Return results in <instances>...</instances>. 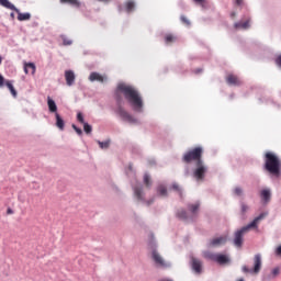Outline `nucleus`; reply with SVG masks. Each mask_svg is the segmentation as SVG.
<instances>
[{
    "label": "nucleus",
    "mask_w": 281,
    "mask_h": 281,
    "mask_svg": "<svg viewBox=\"0 0 281 281\" xmlns=\"http://www.w3.org/2000/svg\"><path fill=\"white\" fill-rule=\"evenodd\" d=\"M117 91L123 94V98L136 113L144 111V99L139 93V90L131 85L120 83Z\"/></svg>",
    "instance_id": "obj_1"
},
{
    "label": "nucleus",
    "mask_w": 281,
    "mask_h": 281,
    "mask_svg": "<svg viewBox=\"0 0 281 281\" xmlns=\"http://www.w3.org/2000/svg\"><path fill=\"white\" fill-rule=\"evenodd\" d=\"M265 169L273 177L281 176V162L278 155L271 151L265 154Z\"/></svg>",
    "instance_id": "obj_2"
},
{
    "label": "nucleus",
    "mask_w": 281,
    "mask_h": 281,
    "mask_svg": "<svg viewBox=\"0 0 281 281\" xmlns=\"http://www.w3.org/2000/svg\"><path fill=\"white\" fill-rule=\"evenodd\" d=\"M267 215H268V213H261L247 226H244L239 231H237L235 233V238H234L235 247H243V236H245V234H247V232H249L250 229L258 228V223H260V221H262Z\"/></svg>",
    "instance_id": "obj_3"
},
{
    "label": "nucleus",
    "mask_w": 281,
    "mask_h": 281,
    "mask_svg": "<svg viewBox=\"0 0 281 281\" xmlns=\"http://www.w3.org/2000/svg\"><path fill=\"white\" fill-rule=\"evenodd\" d=\"M202 158H203V147L198 146L184 153L182 157V161L184 164H192V161H195L196 164H199V161H203Z\"/></svg>",
    "instance_id": "obj_4"
},
{
    "label": "nucleus",
    "mask_w": 281,
    "mask_h": 281,
    "mask_svg": "<svg viewBox=\"0 0 281 281\" xmlns=\"http://www.w3.org/2000/svg\"><path fill=\"white\" fill-rule=\"evenodd\" d=\"M205 175H207V166L203 161H199L193 170V177L196 181H204Z\"/></svg>",
    "instance_id": "obj_5"
},
{
    "label": "nucleus",
    "mask_w": 281,
    "mask_h": 281,
    "mask_svg": "<svg viewBox=\"0 0 281 281\" xmlns=\"http://www.w3.org/2000/svg\"><path fill=\"white\" fill-rule=\"evenodd\" d=\"M260 269H262V257L260 255H255L252 270L247 266L243 267L244 273H260Z\"/></svg>",
    "instance_id": "obj_6"
},
{
    "label": "nucleus",
    "mask_w": 281,
    "mask_h": 281,
    "mask_svg": "<svg viewBox=\"0 0 281 281\" xmlns=\"http://www.w3.org/2000/svg\"><path fill=\"white\" fill-rule=\"evenodd\" d=\"M117 114L124 122H128V124H137V119H134L131 113H128L124 108L119 106Z\"/></svg>",
    "instance_id": "obj_7"
},
{
    "label": "nucleus",
    "mask_w": 281,
    "mask_h": 281,
    "mask_svg": "<svg viewBox=\"0 0 281 281\" xmlns=\"http://www.w3.org/2000/svg\"><path fill=\"white\" fill-rule=\"evenodd\" d=\"M206 258L213 260L214 262H217L218 265H227L229 262V257H227V255L209 254Z\"/></svg>",
    "instance_id": "obj_8"
},
{
    "label": "nucleus",
    "mask_w": 281,
    "mask_h": 281,
    "mask_svg": "<svg viewBox=\"0 0 281 281\" xmlns=\"http://www.w3.org/2000/svg\"><path fill=\"white\" fill-rule=\"evenodd\" d=\"M151 258L155 265H157V267H162V268L170 267V265L166 262V260H164V257H161V255H159L157 250H153Z\"/></svg>",
    "instance_id": "obj_9"
},
{
    "label": "nucleus",
    "mask_w": 281,
    "mask_h": 281,
    "mask_svg": "<svg viewBox=\"0 0 281 281\" xmlns=\"http://www.w3.org/2000/svg\"><path fill=\"white\" fill-rule=\"evenodd\" d=\"M191 267L194 270L195 273H202L203 271V261L196 258L191 259Z\"/></svg>",
    "instance_id": "obj_10"
},
{
    "label": "nucleus",
    "mask_w": 281,
    "mask_h": 281,
    "mask_svg": "<svg viewBox=\"0 0 281 281\" xmlns=\"http://www.w3.org/2000/svg\"><path fill=\"white\" fill-rule=\"evenodd\" d=\"M65 80L68 87L74 86V83L76 82V74H74V70L65 71Z\"/></svg>",
    "instance_id": "obj_11"
},
{
    "label": "nucleus",
    "mask_w": 281,
    "mask_h": 281,
    "mask_svg": "<svg viewBox=\"0 0 281 281\" xmlns=\"http://www.w3.org/2000/svg\"><path fill=\"white\" fill-rule=\"evenodd\" d=\"M225 243H227V236L216 237L210 241V247H221V245H225Z\"/></svg>",
    "instance_id": "obj_12"
},
{
    "label": "nucleus",
    "mask_w": 281,
    "mask_h": 281,
    "mask_svg": "<svg viewBox=\"0 0 281 281\" xmlns=\"http://www.w3.org/2000/svg\"><path fill=\"white\" fill-rule=\"evenodd\" d=\"M24 74L34 76L36 74V65L34 63H24Z\"/></svg>",
    "instance_id": "obj_13"
},
{
    "label": "nucleus",
    "mask_w": 281,
    "mask_h": 281,
    "mask_svg": "<svg viewBox=\"0 0 281 281\" xmlns=\"http://www.w3.org/2000/svg\"><path fill=\"white\" fill-rule=\"evenodd\" d=\"M89 80L90 82H104V77L98 72H91Z\"/></svg>",
    "instance_id": "obj_14"
},
{
    "label": "nucleus",
    "mask_w": 281,
    "mask_h": 281,
    "mask_svg": "<svg viewBox=\"0 0 281 281\" xmlns=\"http://www.w3.org/2000/svg\"><path fill=\"white\" fill-rule=\"evenodd\" d=\"M47 104H48V111L50 113H58V106L56 105V101L50 99L49 97L47 98Z\"/></svg>",
    "instance_id": "obj_15"
},
{
    "label": "nucleus",
    "mask_w": 281,
    "mask_h": 281,
    "mask_svg": "<svg viewBox=\"0 0 281 281\" xmlns=\"http://www.w3.org/2000/svg\"><path fill=\"white\" fill-rule=\"evenodd\" d=\"M226 82L228 85H234L235 87H238L240 85V79H238L235 75H228L226 77Z\"/></svg>",
    "instance_id": "obj_16"
},
{
    "label": "nucleus",
    "mask_w": 281,
    "mask_h": 281,
    "mask_svg": "<svg viewBox=\"0 0 281 281\" xmlns=\"http://www.w3.org/2000/svg\"><path fill=\"white\" fill-rule=\"evenodd\" d=\"M134 196L137 199V201H144V188L135 187Z\"/></svg>",
    "instance_id": "obj_17"
},
{
    "label": "nucleus",
    "mask_w": 281,
    "mask_h": 281,
    "mask_svg": "<svg viewBox=\"0 0 281 281\" xmlns=\"http://www.w3.org/2000/svg\"><path fill=\"white\" fill-rule=\"evenodd\" d=\"M55 117L57 128H59V131H65V120H63V117L58 113H55Z\"/></svg>",
    "instance_id": "obj_18"
},
{
    "label": "nucleus",
    "mask_w": 281,
    "mask_h": 281,
    "mask_svg": "<svg viewBox=\"0 0 281 281\" xmlns=\"http://www.w3.org/2000/svg\"><path fill=\"white\" fill-rule=\"evenodd\" d=\"M260 196L265 203H269L271 201V191L268 189H265L261 191Z\"/></svg>",
    "instance_id": "obj_19"
},
{
    "label": "nucleus",
    "mask_w": 281,
    "mask_h": 281,
    "mask_svg": "<svg viewBox=\"0 0 281 281\" xmlns=\"http://www.w3.org/2000/svg\"><path fill=\"white\" fill-rule=\"evenodd\" d=\"M0 5L7 8L8 10H14V12H19V9L14 7L9 0H0Z\"/></svg>",
    "instance_id": "obj_20"
},
{
    "label": "nucleus",
    "mask_w": 281,
    "mask_h": 281,
    "mask_svg": "<svg viewBox=\"0 0 281 281\" xmlns=\"http://www.w3.org/2000/svg\"><path fill=\"white\" fill-rule=\"evenodd\" d=\"M143 183L144 186L150 190V188H153V178H150V175L145 173L143 177Z\"/></svg>",
    "instance_id": "obj_21"
},
{
    "label": "nucleus",
    "mask_w": 281,
    "mask_h": 281,
    "mask_svg": "<svg viewBox=\"0 0 281 281\" xmlns=\"http://www.w3.org/2000/svg\"><path fill=\"white\" fill-rule=\"evenodd\" d=\"M201 207L200 203H194V204H188V210L191 212V214L195 215L199 214V209Z\"/></svg>",
    "instance_id": "obj_22"
},
{
    "label": "nucleus",
    "mask_w": 281,
    "mask_h": 281,
    "mask_svg": "<svg viewBox=\"0 0 281 281\" xmlns=\"http://www.w3.org/2000/svg\"><path fill=\"white\" fill-rule=\"evenodd\" d=\"M157 194H159V196H168V189L166 188V186L159 184L157 187Z\"/></svg>",
    "instance_id": "obj_23"
},
{
    "label": "nucleus",
    "mask_w": 281,
    "mask_h": 281,
    "mask_svg": "<svg viewBox=\"0 0 281 281\" xmlns=\"http://www.w3.org/2000/svg\"><path fill=\"white\" fill-rule=\"evenodd\" d=\"M235 29L236 30H249V20H247L246 22L235 23Z\"/></svg>",
    "instance_id": "obj_24"
},
{
    "label": "nucleus",
    "mask_w": 281,
    "mask_h": 281,
    "mask_svg": "<svg viewBox=\"0 0 281 281\" xmlns=\"http://www.w3.org/2000/svg\"><path fill=\"white\" fill-rule=\"evenodd\" d=\"M18 21H30L32 19V14L30 13H21V11L16 12Z\"/></svg>",
    "instance_id": "obj_25"
},
{
    "label": "nucleus",
    "mask_w": 281,
    "mask_h": 281,
    "mask_svg": "<svg viewBox=\"0 0 281 281\" xmlns=\"http://www.w3.org/2000/svg\"><path fill=\"white\" fill-rule=\"evenodd\" d=\"M5 86L8 87L9 91L11 92V95H13V98H16V95H18L16 89H14V86L12 85V81L7 80Z\"/></svg>",
    "instance_id": "obj_26"
},
{
    "label": "nucleus",
    "mask_w": 281,
    "mask_h": 281,
    "mask_svg": "<svg viewBox=\"0 0 281 281\" xmlns=\"http://www.w3.org/2000/svg\"><path fill=\"white\" fill-rule=\"evenodd\" d=\"M125 10H126V12H133V10H135V1L127 0L125 2Z\"/></svg>",
    "instance_id": "obj_27"
},
{
    "label": "nucleus",
    "mask_w": 281,
    "mask_h": 281,
    "mask_svg": "<svg viewBox=\"0 0 281 281\" xmlns=\"http://www.w3.org/2000/svg\"><path fill=\"white\" fill-rule=\"evenodd\" d=\"M175 41H177V36H175L173 34L169 33L165 35L166 45H170V43H175Z\"/></svg>",
    "instance_id": "obj_28"
},
{
    "label": "nucleus",
    "mask_w": 281,
    "mask_h": 281,
    "mask_svg": "<svg viewBox=\"0 0 281 281\" xmlns=\"http://www.w3.org/2000/svg\"><path fill=\"white\" fill-rule=\"evenodd\" d=\"M61 3H69V5H74L75 8H80V1L78 0H60Z\"/></svg>",
    "instance_id": "obj_29"
},
{
    "label": "nucleus",
    "mask_w": 281,
    "mask_h": 281,
    "mask_svg": "<svg viewBox=\"0 0 281 281\" xmlns=\"http://www.w3.org/2000/svg\"><path fill=\"white\" fill-rule=\"evenodd\" d=\"M178 218H181L182 221H187L188 220V212H186V210H180L177 213Z\"/></svg>",
    "instance_id": "obj_30"
},
{
    "label": "nucleus",
    "mask_w": 281,
    "mask_h": 281,
    "mask_svg": "<svg viewBox=\"0 0 281 281\" xmlns=\"http://www.w3.org/2000/svg\"><path fill=\"white\" fill-rule=\"evenodd\" d=\"M171 190H173L175 192H178V194H179L180 196H183V191L181 190V187H179L178 183H173V184L171 186Z\"/></svg>",
    "instance_id": "obj_31"
},
{
    "label": "nucleus",
    "mask_w": 281,
    "mask_h": 281,
    "mask_svg": "<svg viewBox=\"0 0 281 281\" xmlns=\"http://www.w3.org/2000/svg\"><path fill=\"white\" fill-rule=\"evenodd\" d=\"M180 21H181V23H183V25H187V27H190V25H191L190 20H188V18L186 15H181Z\"/></svg>",
    "instance_id": "obj_32"
},
{
    "label": "nucleus",
    "mask_w": 281,
    "mask_h": 281,
    "mask_svg": "<svg viewBox=\"0 0 281 281\" xmlns=\"http://www.w3.org/2000/svg\"><path fill=\"white\" fill-rule=\"evenodd\" d=\"M83 131H85V133H87V135H89L91 133V131H93V127H91V125H89V123H83Z\"/></svg>",
    "instance_id": "obj_33"
},
{
    "label": "nucleus",
    "mask_w": 281,
    "mask_h": 281,
    "mask_svg": "<svg viewBox=\"0 0 281 281\" xmlns=\"http://www.w3.org/2000/svg\"><path fill=\"white\" fill-rule=\"evenodd\" d=\"M234 194H235L236 196H243V188L236 187V188L234 189Z\"/></svg>",
    "instance_id": "obj_34"
},
{
    "label": "nucleus",
    "mask_w": 281,
    "mask_h": 281,
    "mask_svg": "<svg viewBox=\"0 0 281 281\" xmlns=\"http://www.w3.org/2000/svg\"><path fill=\"white\" fill-rule=\"evenodd\" d=\"M77 121H78L80 124H86V123H85V116L82 115L81 112H79V113L77 114Z\"/></svg>",
    "instance_id": "obj_35"
},
{
    "label": "nucleus",
    "mask_w": 281,
    "mask_h": 281,
    "mask_svg": "<svg viewBox=\"0 0 281 281\" xmlns=\"http://www.w3.org/2000/svg\"><path fill=\"white\" fill-rule=\"evenodd\" d=\"M72 128L77 133V135H82V130H80L78 126L72 124Z\"/></svg>",
    "instance_id": "obj_36"
},
{
    "label": "nucleus",
    "mask_w": 281,
    "mask_h": 281,
    "mask_svg": "<svg viewBox=\"0 0 281 281\" xmlns=\"http://www.w3.org/2000/svg\"><path fill=\"white\" fill-rule=\"evenodd\" d=\"M272 276H273V278H276L277 276H280V268H274L272 270Z\"/></svg>",
    "instance_id": "obj_37"
},
{
    "label": "nucleus",
    "mask_w": 281,
    "mask_h": 281,
    "mask_svg": "<svg viewBox=\"0 0 281 281\" xmlns=\"http://www.w3.org/2000/svg\"><path fill=\"white\" fill-rule=\"evenodd\" d=\"M195 3H199L202 8H205V0H193Z\"/></svg>",
    "instance_id": "obj_38"
},
{
    "label": "nucleus",
    "mask_w": 281,
    "mask_h": 281,
    "mask_svg": "<svg viewBox=\"0 0 281 281\" xmlns=\"http://www.w3.org/2000/svg\"><path fill=\"white\" fill-rule=\"evenodd\" d=\"M276 64L278 65V67H281V55H279V56L276 58Z\"/></svg>",
    "instance_id": "obj_39"
},
{
    "label": "nucleus",
    "mask_w": 281,
    "mask_h": 281,
    "mask_svg": "<svg viewBox=\"0 0 281 281\" xmlns=\"http://www.w3.org/2000/svg\"><path fill=\"white\" fill-rule=\"evenodd\" d=\"M247 210H249V206H247L246 204H241V212L244 214L247 212Z\"/></svg>",
    "instance_id": "obj_40"
},
{
    "label": "nucleus",
    "mask_w": 281,
    "mask_h": 281,
    "mask_svg": "<svg viewBox=\"0 0 281 281\" xmlns=\"http://www.w3.org/2000/svg\"><path fill=\"white\" fill-rule=\"evenodd\" d=\"M71 43H72L71 40H67V38L63 40L64 45H71Z\"/></svg>",
    "instance_id": "obj_41"
},
{
    "label": "nucleus",
    "mask_w": 281,
    "mask_h": 281,
    "mask_svg": "<svg viewBox=\"0 0 281 281\" xmlns=\"http://www.w3.org/2000/svg\"><path fill=\"white\" fill-rule=\"evenodd\" d=\"M100 148H106V142H99Z\"/></svg>",
    "instance_id": "obj_42"
},
{
    "label": "nucleus",
    "mask_w": 281,
    "mask_h": 281,
    "mask_svg": "<svg viewBox=\"0 0 281 281\" xmlns=\"http://www.w3.org/2000/svg\"><path fill=\"white\" fill-rule=\"evenodd\" d=\"M4 80H5V79L3 78V76L0 75V87H3Z\"/></svg>",
    "instance_id": "obj_43"
},
{
    "label": "nucleus",
    "mask_w": 281,
    "mask_h": 281,
    "mask_svg": "<svg viewBox=\"0 0 281 281\" xmlns=\"http://www.w3.org/2000/svg\"><path fill=\"white\" fill-rule=\"evenodd\" d=\"M277 256H281V246H279L276 250Z\"/></svg>",
    "instance_id": "obj_44"
},
{
    "label": "nucleus",
    "mask_w": 281,
    "mask_h": 281,
    "mask_svg": "<svg viewBox=\"0 0 281 281\" xmlns=\"http://www.w3.org/2000/svg\"><path fill=\"white\" fill-rule=\"evenodd\" d=\"M236 5H243V0H235Z\"/></svg>",
    "instance_id": "obj_45"
},
{
    "label": "nucleus",
    "mask_w": 281,
    "mask_h": 281,
    "mask_svg": "<svg viewBox=\"0 0 281 281\" xmlns=\"http://www.w3.org/2000/svg\"><path fill=\"white\" fill-rule=\"evenodd\" d=\"M7 214H13L12 209H8Z\"/></svg>",
    "instance_id": "obj_46"
},
{
    "label": "nucleus",
    "mask_w": 281,
    "mask_h": 281,
    "mask_svg": "<svg viewBox=\"0 0 281 281\" xmlns=\"http://www.w3.org/2000/svg\"><path fill=\"white\" fill-rule=\"evenodd\" d=\"M2 60H3V59H2L1 56H0V65H1Z\"/></svg>",
    "instance_id": "obj_47"
},
{
    "label": "nucleus",
    "mask_w": 281,
    "mask_h": 281,
    "mask_svg": "<svg viewBox=\"0 0 281 281\" xmlns=\"http://www.w3.org/2000/svg\"><path fill=\"white\" fill-rule=\"evenodd\" d=\"M232 16H236V13H233Z\"/></svg>",
    "instance_id": "obj_48"
},
{
    "label": "nucleus",
    "mask_w": 281,
    "mask_h": 281,
    "mask_svg": "<svg viewBox=\"0 0 281 281\" xmlns=\"http://www.w3.org/2000/svg\"><path fill=\"white\" fill-rule=\"evenodd\" d=\"M151 202H147V205H150Z\"/></svg>",
    "instance_id": "obj_49"
},
{
    "label": "nucleus",
    "mask_w": 281,
    "mask_h": 281,
    "mask_svg": "<svg viewBox=\"0 0 281 281\" xmlns=\"http://www.w3.org/2000/svg\"><path fill=\"white\" fill-rule=\"evenodd\" d=\"M11 16H14V13H11Z\"/></svg>",
    "instance_id": "obj_50"
},
{
    "label": "nucleus",
    "mask_w": 281,
    "mask_h": 281,
    "mask_svg": "<svg viewBox=\"0 0 281 281\" xmlns=\"http://www.w3.org/2000/svg\"><path fill=\"white\" fill-rule=\"evenodd\" d=\"M238 281H245V280L240 279V280H238Z\"/></svg>",
    "instance_id": "obj_51"
}]
</instances>
